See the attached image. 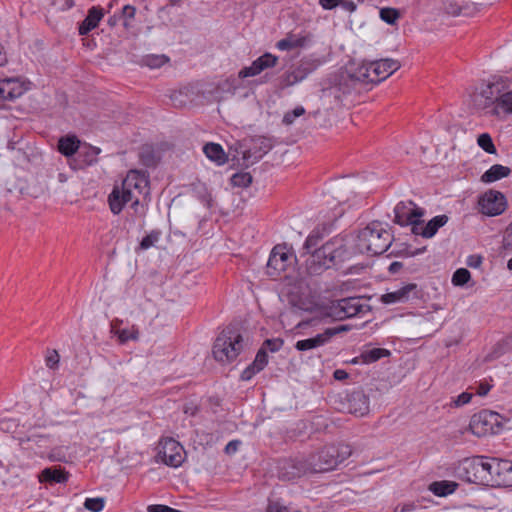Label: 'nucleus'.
<instances>
[{
  "mask_svg": "<svg viewBox=\"0 0 512 512\" xmlns=\"http://www.w3.org/2000/svg\"><path fill=\"white\" fill-rule=\"evenodd\" d=\"M320 240V234L312 232L304 242L303 248L308 254L305 260V268L310 275H320L351 256L345 238L334 237L320 248H316Z\"/></svg>",
  "mask_w": 512,
  "mask_h": 512,
  "instance_id": "f257e3e1",
  "label": "nucleus"
},
{
  "mask_svg": "<svg viewBox=\"0 0 512 512\" xmlns=\"http://www.w3.org/2000/svg\"><path fill=\"white\" fill-rule=\"evenodd\" d=\"M149 195V180L144 172L130 170L121 185H115L108 195V205L114 215L122 212L124 206L131 202V207L137 212L141 197Z\"/></svg>",
  "mask_w": 512,
  "mask_h": 512,
  "instance_id": "f03ea898",
  "label": "nucleus"
},
{
  "mask_svg": "<svg viewBox=\"0 0 512 512\" xmlns=\"http://www.w3.org/2000/svg\"><path fill=\"white\" fill-rule=\"evenodd\" d=\"M351 455V448L348 445H329L323 447L316 454L309 457L306 463L293 472V477H299L307 473H318L333 470Z\"/></svg>",
  "mask_w": 512,
  "mask_h": 512,
  "instance_id": "7ed1b4c3",
  "label": "nucleus"
},
{
  "mask_svg": "<svg viewBox=\"0 0 512 512\" xmlns=\"http://www.w3.org/2000/svg\"><path fill=\"white\" fill-rule=\"evenodd\" d=\"M391 244L390 231L381 222L374 221L359 231L355 247L359 253L375 256L387 251Z\"/></svg>",
  "mask_w": 512,
  "mask_h": 512,
  "instance_id": "20e7f679",
  "label": "nucleus"
},
{
  "mask_svg": "<svg viewBox=\"0 0 512 512\" xmlns=\"http://www.w3.org/2000/svg\"><path fill=\"white\" fill-rule=\"evenodd\" d=\"M243 349V338L231 328L224 329L213 345L214 358L222 363H229L237 358Z\"/></svg>",
  "mask_w": 512,
  "mask_h": 512,
  "instance_id": "39448f33",
  "label": "nucleus"
},
{
  "mask_svg": "<svg viewBox=\"0 0 512 512\" xmlns=\"http://www.w3.org/2000/svg\"><path fill=\"white\" fill-rule=\"evenodd\" d=\"M490 457L476 456L465 459L462 464L463 477L466 481L475 484H488L491 482Z\"/></svg>",
  "mask_w": 512,
  "mask_h": 512,
  "instance_id": "423d86ee",
  "label": "nucleus"
},
{
  "mask_svg": "<svg viewBox=\"0 0 512 512\" xmlns=\"http://www.w3.org/2000/svg\"><path fill=\"white\" fill-rule=\"evenodd\" d=\"M186 457L183 446L173 438H164L160 440L157 447V462H161L169 467L177 468L182 465Z\"/></svg>",
  "mask_w": 512,
  "mask_h": 512,
  "instance_id": "0eeeda50",
  "label": "nucleus"
},
{
  "mask_svg": "<svg viewBox=\"0 0 512 512\" xmlns=\"http://www.w3.org/2000/svg\"><path fill=\"white\" fill-rule=\"evenodd\" d=\"M499 414L489 410L474 414L469 423L470 431L477 437H483L495 433Z\"/></svg>",
  "mask_w": 512,
  "mask_h": 512,
  "instance_id": "6e6552de",
  "label": "nucleus"
},
{
  "mask_svg": "<svg viewBox=\"0 0 512 512\" xmlns=\"http://www.w3.org/2000/svg\"><path fill=\"white\" fill-rule=\"evenodd\" d=\"M293 254L286 246H275L267 263V274L271 277H279L293 262Z\"/></svg>",
  "mask_w": 512,
  "mask_h": 512,
  "instance_id": "1a4fd4ad",
  "label": "nucleus"
},
{
  "mask_svg": "<svg viewBox=\"0 0 512 512\" xmlns=\"http://www.w3.org/2000/svg\"><path fill=\"white\" fill-rule=\"evenodd\" d=\"M507 206L503 193L495 190L485 192L479 199L480 211L487 216H498L502 214Z\"/></svg>",
  "mask_w": 512,
  "mask_h": 512,
  "instance_id": "9d476101",
  "label": "nucleus"
},
{
  "mask_svg": "<svg viewBox=\"0 0 512 512\" xmlns=\"http://www.w3.org/2000/svg\"><path fill=\"white\" fill-rule=\"evenodd\" d=\"M506 89V82L499 78L489 82L481 92L474 96V104L480 109L487 108L495 104L497 106V98Z\"/></svg>",
  "mask_w": 512,
  "mask_h": 512,
  "instance_id": "9b49d317",
  "label": "nucleus"
},
{
  "mask_svg": "<svg viewBox=\"0 0 512 512\" xmlns=\"http://www.w3.org/2000/svg\"><path fill=\"white\" fill-rule=\"evenodd\" d=\"M491 482L498 486L512 485V462L495 457L490 458Z\"/></svg>",
  "mask_w": 512,
  "mask_h": 512,
  "instance_id": "f8f14e48",
  "label": "nucleus"
},
{
  "mask_svg": "<svg viewBox=\"0 0 512 512\" xmlns=\"http://www.w3.org/2000/svg\"><path fill=\"white\" fill-rule=\"evenodd\" d=\"M395 222L401 226H407L409 223L421 219L424 215V210L418 207L413 201H401L395 208Z\"/></svg>",
  "mask_w": 512,
  "mask_h": 512,
  "instance_id": "ddd939ff",
  "label": "nucleus"
},
{
  "mask_svg": "<svg viewBox=\"0 0 512 512\" xmlns=\"http://www.w3.org/2000/svg\"><path fill=\"white\" fill-rule=\"evenodd\" d=\"M345 330L346 327L344 326L327 328L324 332L317 334L315 337L297 341L295 348L298 351H307L321 347L327 344L333 336Z\"/></svg>",
  "mask_w": 512,
  "mask_h": 512,
  "instance_id": "4468645a",
  "label": "nucleus"
},
{
  "mask_svg": "<svg viewBox=\"0 0 512 512\" xmlns=\"http://www.w3.org/2000/svg\"><path fill=\"white\" fill-rule=\"evenodd\" d=\"M27 90L25 82L18 77L0 79V102L19 98Z\"/></svg>",
  "mask_w": 512,
  "mask_h": 512,
  "instance_id": "2eb2a0df",
  "label": "nucleus"
},
{
  "mask_svg": "<svg viewBox=\"0 0 512 512\" xmlns=\"http://www.w3.org/2000/svg\"><path fill=\"white\" fill-rule=\"evenodd\" d=\"M19 444L27 450L34 451V453L43 456L45 450L51 445V438L49 435L39 434L36 431H31L28 435L18 438Z\"/></svg>",
  "mask_w": 512,
  "mask_h": 512,
  "instance_id": "dca6fc26",
  "label": "nucleus"
},
{
  "mask_svg": "<svg viewBox=\"0 0 512 512\" xmlns=\"http://www.w3.org/2000/svg\"><path fill=\"white\" fill-rule=\"evenodd\" d=\"M252 147L242 152L243 164L249 166L259 161L272 147L269 139L265 137H257L251 140Z\"/></svg>",
  "mask_w": 512,
  "mask_h": 512,
  "instance_id": "f3484780",
  "label": "nucleus"
},
{
  "mask_svg": "<svg viewBox=\"0 0 512 512\" xmlns=\"http://www.w3.org/2000/svg\"><path fill=\"white\" fill-rule=\"evenodd\" d=\"M347 409L350 414L363 417L369 412V398L361 391L353 392L348 396Z\"/></svg>",
  "mask_w": 512,
  "mask_h": 512,
  "instance_id": "a211bd4d",
  "label": "nucleus"
},
{
  "mask_svg": "<svg viewBox=\"0 0 512 512\" xmlns=\"http://www.w3.org/2000/svg\"><path fill=\"white\" fill-rule=\"evenodd\" d=\"M311 41L308 33H288L285 38L276 43V48L281 51H291L307 46Z\"/></svg>",
  "mask_w": 512,
  "mask_h": 512,
  "instance_id": "6ab92c4d",
  "label": "nucleus"
},
{
  "mask_svg": "<svg viewBox=\"0 0 512 512\" xmlns=\"http://www.w3.org/2000/svg\"><path fill=\"white\" fill-rule=\"evenodd\" d=\"M120 324H122V320L119 319L114 320L111 324V332L117 337L120 344L139 339V329L137 326L132 325L128 328H120Z\"/></svg>",
  "mask_w": 512,
  "mask_h": 512,
  "instance_id": "aec40b11",
  "label": "nucleus"
},
{
  "mask_svg": "<svg viewBox=\"0 0 512 512\" xmlns=\"http://www.w3.org/2000/svg\"><path fill=\"white\" fill-rule=\"evenodd\" d=\"M443 9L450 16H473L479 8L476 2H463V5H458L457 2H443Z\"/></svg>",
  "mask_w": 512,
  "mask_h": 512,
  "instance_id": "412c9836",
  "label": "nucleus"
},
{
  "mask_svg": "<svg viewBox=\"0 0 512 512\" xmlns=\"http://www.w3.org/2000/svg\"><path fill=\"white\" fill-rule=\"evenodd\" d=\"M268 364V355L264 348H260L252 364H250L242 373L241 380L249 381L254 375L262 371Z\"/></svg>",
  "mask_w": 512,
  "mask_h": 512,
  "instance_id": "4be33fe9",
  "label": "nucleus"
},
{
  "mask_svg": "<svg viewBox=\"0 0 512 512\" xmlns=\"http://www.w3.org/2000/svg\"><path fill=\"white\" fill-rule=\"evenodd\" d=\"M416 287V284H407L395 291L387 292L386 294L382 295L381 301L384 304L406 302L410 299L411 294L415 292Z\"/></svg>",
  "mask_w": 512,
  "mask_h": 512,
  "instance_id": "5701e85b",
  "label": "nucleus"
},
{
  "mask_svg": "<svg viewBox=\"0 0 512 512\" xmlns=\"http://www.w3.org/2000/svg\"><path fill=\"white\" fill-rule=\"evenodd\" d=\"M103 17L104 10L101 7H91L88 11V15L79 26V34H88L91 30L95 29L98 26L99 22L102 20Z\"/></svg>",
  "mask_w": 512,
  "mask_h": 512,
  "instance_id": "b1692460",
  "label": "nucleus"
},
{
  "mask_svg": "<svg viewBox=\"0 0 512 512\" xmlns=\"http://www.w3.org/2000/svg\"><path fill=\"white\" fill-rule=\"evenodd\" d=\"M375 66V73L373 76L377 75V78H379V83L386 78H388L390 75H392L394 72H396L400 68V63L397 60L394 59H380L374 61Z\"/></svg>",
  "mask_w": 512,
  "mask_h": 512,
  "instance_id": "393cba45",
  "label": "nucleus"
},
{
  "mask_svg": "<svg viewBox=\"0 0 512 512\" xmlns=\"http://www.w3.org/2000/svg\"><path fill=\"white\" fill-rule=\"evenodd\" d=\"M348 76L355 81L368 84L367 62L351 61L346 67Z\"/></svg>",
  "mask_w": 512,
  "mask_h": 512,
  "instance_id": "a878e982",
  "label": "nucleus"
},
{
  "mask_svg": "<svg viewBox=\"0 0 512 512\" xmlns=\"http://www.w3.org/2000/svg\"><path fill=\"white\" fill-rule=\"evenodd\" d=\"M390 355V351L384 348H372L363 351L359 357L353 359V363H363V364H371L374 363L381 358L388 357Z\"/></svg>",
  "mask_w": 512,
  "mask_h": 512,
  "instance_id": "bb28decb",
  "label": "nucleus"
},
{
  "mask_svg": "<svg viewBox=\"0 0 512 512\" xmlns=\"http://www.w3.org/2000/svg\"><path fill=\"white\" fill-rule=\"evenodd\" d=\"M510 172L509 167L495 164L482 174L481 181L484 183H492L509 176Z\"/></svg>",
  "mask_w": 512,
  "mask_h": 512,
  "instance_id": "cd10ccee",
  "label": "nucleus"
},
{
  "mask_svg": "<svg viewBox=\"0 0 512 512\" xmlns=\"http://www.w3.org/2000/svg\"><path fill=\"white\" fill-rule=\"evenodd\" d=\"M80 146V140L75 135L61 137L58 141V150L66 157L74 155Z\"/></svg>",
  "mask_w": 512,
  "mask_h": 512,
  "instance_id": "c85d7f7f",
  "label": "nucleus"
},
{
  "mask_svg": "<svg viewBox=\"0 0 512 512\" xmlns=\"http://www.w3.org/2000/svg\"><path fill=\"white\" fill-rule=\"evenodd\" d=\"M203 152L207 158L214 161L217 165H223L227 161L226 153L220 144L207 143L203 147Z\"/></svg>",
  "mask_w": 512,
  "mask_h": 512,
  "instance_id": "c756f323",
  "label": "nucleus"
},
{
  "mask_svg": "<svg viewBox=\"0 0 512 512\" xmlns=\"http://www.w3.org/2000/svg\"><path fill=\"white\" fill-rule=\"evenodd\" d=\"M448 222V217L446 215H438L432 218L421 231V236L424 238L433 237L439 228L443 227Z\"/></svg>",
  "mask_w": 512,
  "mask_h": 512,
  "instance_id": "7c9ffc66",
  "label": "nucleus"
},
{
  "mask_svg": "<svg viewBox=\"0 0 512 512\" xmlns=\"http://www.w3.org/2000/svg\"><path fill=\"white\" fill-rule=\"evenodd\" d=\"M338 306L343 313L341 317H353L360 312L359 301L356 298L341 299L338 302Z\"/></svg>",
  "mask_w": 512,
  "mask_h": 512,
  "instance_id": "2f4dec72",
  "label": "nucleus"
},
{
  "mask_svg": "<svg viewBox=\"0 0 512 512\" xmlns=\"http://www.w3.org/2000/svg\"><path fill=\"white\" fill-rule=\"evenodd\" d=\"M457 484L451 481H436L430 484V491L439 497H445L449 494H452L456 488Z\"/></svg>",
  "mask_w": 512,
  "mask_h": 512,
  "instance_id": "473e14b6",
  "label": "nucleus"
},
{
  "mask_svg": "<svg viewBox=\"0 0 512 512\" xmlns=\"http://www.w3.org/2000/svg\"><path fill=\"white\" fill-rule=\"evenodd\" d=\"M498 110L506 114H512V90H507V88L499 95L497 98V106H495V112L498 113Z\"/></svg>",
  "mask_w": 512,
  "mask_h": 512,
  "instance_id": "72a5a7b5",
  "label": "nucleus"
},
{
  "mask_svg": "<svg viewBox=\"0 0 512 512\" xmlns=\"http://www.w3.org/2000/svg\"><path fill=\"white\" fill-rule=\"evenodd\" d=\"M40 482H56L62 483L67 480L66 474L61 470L45 468L39 477Z\"/></svg>",
  "mask_w": 512,
  "mask_h": 512,
  "instance_id": "f704fd0d",
  "label": "nucleus"
},
{
  "mask_svg": "<svg viewBox=\"0 0 512 512\" xmlns=\"http://www.w3.org/2000/svg\"><path fill=\"white\" fill-rule=\"evenodd\" d=\"M253 63L261 73L268 68L275 67L278 63V57L271 53H265L255 59Z\"/></svg>",
  "mask_w": 512,
  "mask_h": 512,
  "instance_id": "c9c22d12",
  "label": "nucleus"
},
{
  "mask_svg": "<svg viewBox=\"0 0 512 512\" xmlns=\"http://www.w3.org/2000/svg\"><path fill=\"white\" fill-rule=\"evenodd\" d=\"M381 20L387 24L394 25L401 17V11L392 7H383L379 11Z\"/></svg>",
  "mask_w": 512,
  "mask_h": 512,
  "instance_id": "e433bc0d",
  "label": "nucleus"
},
{
  "mask_svg": "<svg viewBox=\"0 0 512 512\" xmlns=\"http://www.w3.org/2000/svg\"><path fill=\"white\" fill-rule=\"evenodd\" d=\"M230 181L234 187L246 188L252 183V176L249 172H238L232 175Z\"/></svg>",
  "mask_w": 512,
  "mask_h": 512,
  "instance_id": "4c0bfd02",
  "label": "nucleus"
},
{
  "mask_svg": "<svg viewBox=\"0 0 512 512\" xmlns=\"http://www.w3.org/2000/svg\"><path fill=\"white\" fill-rule=\"evenodd\" d=\"M169 61V58L165 55H147L143 58V63L152 68H160Z\"/></svg>",
  "mask_w": 512,
  "mask_h": 512,
  "instance_id": "58836bf2",
  "label": "nucleus"
},
{
  "mask_svg": "<svg viewBox=\"0 0 512 512\" xmlns=\"http://www.w3.org/2000/svg\"><path fill=\"white\" fill-rule=\"evenodd\" d=\"M477 144L487 153L495 154L496 147L492 141L491 136L488 133H483L478 136Z\"/></svg>",
  "mask_w": 512,
  "mask_h": 512,
  "instance_id": "ea45409f",
  "label": "nucleus"
},
{
  "mask_svg": "<svg viewBox=\"0 0 512 512\" xmlns=\"http://www.w3.org/2000/svg\"><path fill=\"white\" fill-rule=\"evenodd\" d=\"M471 278V274L469 270L465 268L457 269L452 276V284L454 286H463L465 285Z\"/></svg>",
  "mask_w": 512,
  "mask_h": 512,
  "instance_id": "a19ab883",
  "label": "nucleus"
},
{
  "mask_svg": "<svg viewBox=\"0 0 512 512\" xmlns=\"http://www.w3.org/2000/svg\"><path fill=\"white\" fill-rule=\"evenodd\" d=\"M315 69V65L310 61H301L299 65L294 69L296 75L301 77V81L304 80L310 73Z\"/></svg>",
  "mask_w": 512,
  "mask_h": 512,
  "instance_id": "79ce46f5",
  "label": "nucleus"
},
{
  "mask_svg": "<svg viewBox=\"0 0 512 512\" xmlns=\"http://www.w3.org/2000/svg\"><path fill=\"white\" fill-rule=\"evenodd\" d=\"M323 9L332 10L337 6L342 7L344 10L348 12H353L356 9V5L354 2H319Z\"/></svg>",
  "mask_w": 512,
  "mask_h": 512,
  "instance_id": "37998d69",
  "label": "nucleus"
},
{
  "mask_svg": "<svg viewBox=\"0 0 512 512\" xmlns=\"http://www.w3.org/2000/svg\"><path fill=\"white\" fill-rule=\"evenodd\" d=\"M160 238V232L159 231H151L149 234H147L140 242V249L141 250H147L150 247H152Z\"/></svg>",
  "mask_w": 512,
  "mask_h": 512,
  "instance_id": "c03bdc74",
  "label": "nucleus"
},
{
  "mask_svg": "<svg viewBox=\"0 0 512 512\" xmlns=\"http://www.w3.org/2000/svg\"><path fill=\"white\" fill-rule=\"evenodd\" d=\"M136 8L130 4L125 5L122 8V19H123V25L125 28L132 27V20L135 16Z\"/></svg>",
  "mask_w": 512,
  "mask_h": 512,
  "instance_id": "a18cd8bd",
  "label": "nucleus"
},
{
  "mask_svg": "<svg viewBox=\"0 0 512 512\" xmlns=\"http://www.w3.org/2000/svg\"><path fill=\"white\" fill-rule=\"evenodd\" d=\"M104 499L97 497V498H87L84 502V507L87 510L93 511V512H100L104 508Z\"/></svg>",
  "mask_w": 512,
  "mask_h": 512,
  "instance_id": "49530a36",
  "label": "nucleus"
},
{
  "mask_svg": "<svg viewBox=\"0 0 512 512\" xmlns=\"http://www.w3.org/2000/svg\"><path fill=\"white\" fill-rule=\"evenodd\" d=\"M305 109L302 106H298L294 108L292 111H288L285 113L283 117V123L285 125H291L295 121L296 118L304 115Z\"/></svg>",
  "mask_w": 512,
  "mask_h": 512,
  "instance_id": "de8ad7c7",
  "label": "nucleus"
},
{
  "mask_svg": "<svg viewBox=\"0 0 512 512\" xmlns=\"http://www.w3.org/2000/svg\"><path fill=\"white\" fill-rule=\"evenodd\" d=\"M282 346H283V340L279 339V338H275V339H267L263 343V346L261 348H264L266 352H267V350H269L271 352H277L281 349Z\"/></svg>",
  "mask_w": 512,
  "mask_h": 512,
  "instance_id": "09e8293b",
  "label": "nucleus"
},
{
  "mask_svg": "<svg viewBox=\"0 0 512 512\" xmlns=\"http://www.w3.org/2000/svg\"><path fill=\"white\" fill-rule=\"evenodd\" d=\"M260 74V71L257 69L256 65L252 62L250 66L243 67L238 72V77L240 79H245L248 77H254Z\"/></svg>",
  "mask_w": 512,
  "mask_h": 512,
  "instance_id": "8fccbe9b",
  "label": "nucleus"
},
{
  "mask_svg": "<svg viewBox=\"0 0 512 512\" xmlns=\"http://www.w3.org/2000/svg\"><path fill=\"white\" fill-rule=\"evenodd\" d=\"M60 361V356L56 350L49 351L45 357L46 366L50 369H55L58 367Z\"/></svg>",
  "mask_w": 512,
  "mask_h": 512,
  "instance_id": "3c124183",
  "label": "nucleus"
},
{
  "mask_svg": "<svg viewBox=\"0 0 512 512\" xmlns=\"http://www.w3.org/2000/svg\"><path fill=\"white\" fill-rule=\"evenodd\" d=\"M472 396L473 394L472 393H469V392H463L461 393L460 395H458L453 401L452 403L454 404L455 407H460V406H463L465 404H468L471 399H472Z\"/></svg>",
  "mask_w": 512,
  "mask_h": 512,
  "instance_id": "603ef678",
  "label": "nucleus"
},
{
  "mask_svg": "<svg viewBox=\"0 0 512 512\" xmlns=\"http://www.w3.org/2000/svg\"><path fill=\"white\" fill-rule=\"evenodd\" d=\"M299 82H301V77H298V75H296V72L294 70L286 73V75L284 76V79H283V83L285 86H292Z\"/></svg>",
  "mask_w": 512,
  "mask_h": 512,
  "instance_id": "864d4df0",
  "label": "nucleus"
},
{
  "mask_svg": "<svg viewBox=\"0 0 512 512\" xmlns=\"http://www.w3.org/2000/svg\"><path fill=\"white\" fill-rule=\"evenodd\" d=\"M367 69H368V72H367L368 84L369 83H371V84L379 83V78H377V75L373 76L375 73H377L375 71L374 61L367 62Z\"/></svg>",
  "mask_w": 512,
  "mask_h": 512,
  "instance_id": "5fc2aeb1",
  "label": "nucleus"
},
{
  "mask_svg": "<svg viewBox=\"0 0 512 512\" xmlns=\"http://www.w3.org/2000/svg\"><path fill=\"white\" fill-rule=\"evenodd\" d=\"M148 512H181L166 505L154 504L147 507Z\"/></svg>",
  "mask_w": 512,
  "mask_h": 512,
  "instance_id": "6e6d98bb",
  "label": "nucleus"
},
{
  "mask_svg": "<svg viewBox=\"0 0 512 512\" xmlns=\"http://www.w3.org/2000/svg\"><path fill=\"white\" fill-rule=\"evenodd\" d=\"M492 385L487 382H481L476 387V394L479 396H486L491 390Z\"/></svg>",
  "mask_w": 512,
  "mask_h": 512,
  "instance_id": "4d7b16f0",
  "label": "nucleus"
},
{
  "mask_svg": "<svg viewBox=\"0 0 512 512\" xmlns=\"http://www.w3.org/2000/svg\"><path fill=\"white\" fill-rule=\"evenodd\" d=\"M504 245L506 248H509L512 250V221L506 230V234L504 236Z\"/></svg>",
  "mask_w": 512,
  "mask_h": 512,
  "instance_id": "13d9d810",
  "label": "nucleus"
},
{
  "mask_svg": "<svg viewBox=\"0 0 512 512\" xmlns=\"http://www.w3.org/2000/svg\"><path fill=\"white\" fill-rule=\"evenodd\" d=\"M482 263V257L478 255H471L467 259V264L470 267L477 268Z\"/></svg>",
  "mask_w": 512,
  "mask_h": 512,
  "instance_id": "bf43d9fd",
  "label": "nucleus"
},
{
  "mask_svg": "<svg viewBox=\"0 0 512 512\" xmlns=\"http://www.w3.org/2000/svg\"><path fill=\"white\" fill-rule=\"evenodd\" d=\"M240 444L241 442L239 440H232L228 442V444L225 446V452L227 454L235 453L238 450Z\"/></svg>",
  "mask_w": 512,
  "mask_h": 512,
  "instance_id": "052dcab7",
  "label": "nucleus"
},
{
  "mask_svg": "<svg viewBox=\"0 0 512 512\" xmlns=\"http://www.w3.org/2000/svg\"><path fill=\"white\" fill-rule=\"evenodd\" d=\"M416 509V505L414 503H405L402 505H398L394 512H412Z\"/></svg>",
  "mask_w": 512,
  "mask_h": 512,
  "instance_id": "680f3d73",
  "label": "nucleus"
},
{
  "mask_svg": "<svg viewBox=\"0 0 512 512\" xmlns=\"http://www.w3.org/2000/svg\"><path fill=\"white\" fill-rule=\"evenodd\" d=\"M409 225L412 226V233L415 235H421V231L424 229L425 226L423 225L420 219L415 221L414 223H409Z\"/></svg>",
  "mask_w": 512,
  "mask_h": 512,
  "instance_id": "e2e57ef3",
  "label": "nucleus"
},
{
  "mask_svg": "<svg viewBox=\"0 0 512 512\" xmlns=\"http://www.w3.org/2000/svg\"><path fill=\"white\" fill-rule=\"evenodd\" d=\"M333 376L336 380H345L348 378V373L343 369H337L334 371Z\"/></svg>",
  "mask_w": 512,
  "mask_h": 512,
  "instance_id": "0e129e2a",
  "label": "nucleus"
},
{
  "mask_svg": "<svg viewBox=\"0 0 512 512\" xmlns=\"http://www.w3.org/2000/svg\"><path fill=\"white\" fill-rule=\"evenodd\" d=\"M402 266V264L400 262H393L390 267H389V270L391 272H396L400 267Z\"/></svg>",
  "mask_w": 512,
  "mask_h": 512,
  "instance_id": "69168bd1",
  "label": "nucleus"
},
{
  "mask_svg": "<svg viewBox=\"0 0 512 512\" xmlns=\"http://www.w3.org/2000/svg\"><path fill=\"white\" fill-rule=\"evenodd\" d=\"M507 268H508L509 270H512V257H511V258L508 260V262H507Z\"/></svg>",
  "mask_w": 512,
  "mask_h": 512,
  "instance_id": "338daca9",
  "label": "nucleus"
}]
</instances>
